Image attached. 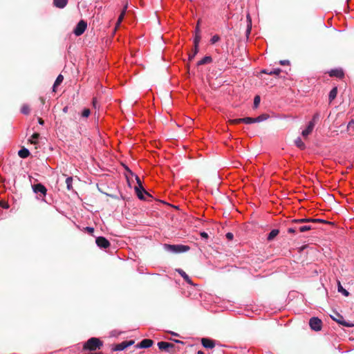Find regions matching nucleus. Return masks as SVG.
Returning a JSON list of instances; mask_svg holds the SVG:
<instances>
[{
  "label": "nucleus",
  "mask_w": 354,
  "mask_h": 354,
  "mask_svg": "<svg viewBox=\"0 0 354 354\" xmlns=\"http://www.w3.org/2000/svg\"><path fill=\"white\" fill-rule=\"evenodd\" d=\"M279 233V230L277 229L272 230L268 235L267 239L270 241L273 240Z\"/></svg>",
  "instance_id": "6ab92c4d"
},
{
  "label": "nucleus",
  "mask_w": 354,
  "mask_h": 354,
  "mask_svg": "<svg viewBox=\"0 0 354 354\" xmlns=\"http://www.w3.org/2000/svg\"><path fill=\"white\" fill-rule=\"evenodd\" d=\"M201 343L203 346L206 348H212L215 346L214 340L208 338H203Z\"/></svg>",
  "instance_id": "9b49d317"
},
{
  "label": "nucleus",
  "mask_w": 354,
  "mask_h": 354,
  "mask_svg": "<svg viewBox=\"0 0 354 354\" xmlns=\"http://www.w3.org/2000/svg\"><path fill=\"white\" fill-rule=\"evenodd\" d=\"M279 63H280V64H281V65L284 66V65H288V64H289V63H290V62H289V61H288V60H281V61L279 62Z\"/></svg>",
  "instance_id": "a18cd8bd"
},
{
  "label": "nucleus",
  "mask_w": 354,
  "mask_h": 354,
  "mask_svg": "<svg viewBox=\"0 0 354 354\" xmlns=\"http://www.w3.org/2000/svg\"><path fill=\"white\" fill-rule=\"evenodd\" d=\"M41 201H46L45 199L44 198H41Z\"/></svg>",
  "instance_id": "bf43d9fd"
},
{
  "label": "nucleus",
  "mask_w": 354,
  "mask_h": 354,
  "mask_svg": "<svg viewBox=\"0 0 354 354\" xmlns=\"http://www.w3.org/2000/svg\"><path fill=\"white\" fill-rule=\"evenodd\" d=\"M32 188L33 192L35 194H39L40 196H41L43 197L46 196V193H47V189L41 183H37V184L32 185Z\"/></svg>",
  "instance_id": "39448f33"
},
{
  "label": "nucleus",
  "mask_w": 354,
  "mask_h": 354,
  "mask_svg": "<svg viewBox=\"0 0 354 354\" xmlns=\"http://www.w3.org/2000/svg\"><path fill=\"white\" fill-rule=\"evenodd\" d=\"M84 230L91 234L94 232V228L92 227H86Z\"/></svg>",
  "instance_id": "c03bdc74"
},
{
  "label": "nucleus",
  "mask_w": 354,
  "mask_h": 354,
  "mask_svg": "<svg viewBox=\"0 0 354 354\" xmlns=\"http://www.w3.org/2000/svg\"><path fill=\"white\" fill-rule=\"evenodd\" d=\"M319 114L318 113H317L314 114L312 120L309 122H313L314 124V125L315 126V124H316L317 121L319 120Z\"/></svg>",
  "instance_id": "c9c22d12"
},
{
  "label": "nucleus",
  "mask_w": 354,
  "mask_h": 354,
  "mask_svg": "<svg viewBox=\"0 0 354 354\" xmlns=\"http://www.w3.org/2000/svg\"><path fill=\"white\" fill-rule=\"evenodd\" d=\"M312 229V226L310 225H305L298 227V230L301 232H304Z\"/></svg>",
  "instance_id": "7c9ffc66"
},
{
  "label": "nucleus",
  "mask_w": 354,
  "mask_h": 354,
  "mask_svg": "<svg viewBox=\"0 0 354 354\" xmlns=\"http://www.w3.org/2000/svg\"><path fill=\"white\" fill-rule=\"evenodd\" d=\"M268 115L267 114H261L259 116L255 118L256 122H263L268 118Z\"/></svg>",
  "instance_id": "c85d7f7f"
},
{
  "label": "nucleus",
  "mask_w": 354,
  "mask_h": 354,
  "mask_svg": "<svg viewBox=\"0 0 354 354\" xmlns=\"http://www.w3.org/2000/svg\"><path fill=\"white\" fill-rule=\"evenodd\" d=\"M337 315L340 317V319H337L336 318H335L332 316H331V317L333 320H335V322H337V323L340 324L341 325H342L344 326L350 327V326H353V324H350L348 322H346V321H344L343 317L342 316H340L339 314Z\"/></svg>",
  "instance_id": "aec40b11"
},
{
  "label": "nucleus",
  "mask_w": 354,
  "mask_h": 354,
  "mask_svg": "<svg viewBox=\"0 0 354 354\" xmlns=\"http://www.w3.org/2000/svg\"><path fill=\"white\" fill-rule=\"evenodd\" d=\"M174 345L167 342H159L158 343V347L160 350L168 351L169 348H174Z\"/></svg>",
  "instance_id": "f8f14e48"
},
{
  "label": "nucleus",
  "mask_w": 354,
  "mask_h": 354,
  "mask_svg": "<svg viewBox=\"0 0 354 354\" xmlns=\"http://www.w3.org/2000/svg\"><path fill=\"white\" fill-rule=\"evenodd\" d=\"M315 125L313 122H308L307 127L302 131L301 135L304 137H307L313 130Z\"/></svg>",
  "instance_id": "ddd939ff"
},
{
  "label": "nucleus",
  "mask_w": 354,
  "mask_h": 354,
  "mask_svg": "<svg viewBox=\"0 0 354 354\" xmlns=\"http://www.w3.org/2000/svg\"><path fill=\"white\" fill-rule=\"evenodd\" d=\"M18 155L21 158H26L30 156V151L26 148H22L18 151Z\"/></svg>",
  "instance_id": "a211bd4d"
},
{
  "label": "nucleus",
  "mask_w": 354,
  "mask_h": 354,
  "mask_svg": "<svg viewBox=\"0 0 354 354\" xmlns=\"http://www.w3.org/2000/svg\"><path fill=\"white\" fill-rule=\"evenodd\" d=\"M196 34H200V28L198 27V25L196 28Z\"/></svg>",
  "instance_id": "603ef678"
},
{
  "label": "nucleus",
  "mask_w": 354,
  "mask_h": 354,
  "mask_svg": "<svg viewBox=\"0 0 354 354\" xmlns=\"http://www.w3.org/2000/svg\"><path fill=\"white\" fill-rule=\"evenodd\" d=\"M197 354H204V352H203V351H198L197 352Z\"/></svg>",
  "instance_id": "5fc2aeb1"
},
{
  "label": "nucleus",
  "mask_w": 354,
  "mask_h": 354,
  "mask_svg": "<svg viewBox=\"0 0 354 354\" xmlns=\"http://www.w3.org/2000/svg\"><path fill=\"white\" fill-rule=\"evenodd\" d=\"M260 101H261L260 97L259 95H256L254 99V106L255 108H257L259 105Z\"/></svg>",
  "instance_id": "e433bc0d"
},
{
  "label": "nucleus",
  "mask_w": 354,
  "mask_h": 354,
  "mask_svg": "<svg viewBox=\"0 0 354 354\" xmlns=\"http://www.w3.org/2000/svg\"><path fill=\"white\" fill-rule=\"evenodd\" d=\"M102 344V342L98 338L91 337L84 344V349L95 351L97 348H100Z\"/></svg>",
  "instance_id": "f03ea898"
},
{
  "label": "nucleus",
  "mask_w": 354,
  "mask_h": 354,
  "mask_svg": "<svg viewBox=\"0 0 354 354\" xmlns=\"http://www.w3.org/2000/svg\"><path fill=\"white\" fill-rule=\"evenodd\" d=\"M328 74L330 77H336L340 79L344 75V71L342 68L332 69L328 72Z\"/></svg>",
  "instance_id": "1a4fd4ad"
},
{
  "label": "nucleus",
  "mask_w": 354,
  "mask_h": 354,
  "mask_svg": "<svg viewBox=\"0 0 354 354\" xmlns=\"http://www.w3.org/2000/svg\"><path fill=\"white\" fill-rule=\"evenodd\" d=\"M243 122L245 124H252L255 123V118H251V117H246L242 118Z\"/></svg>",
  "instance_id": "cd10ccee"
},
{
  "label": "nucleus",
  "mask_w": 354,
  "mask_h": 354,
  "mask_svg": "<svg viewBox=\"0 0 354 354\" xmlns=\"http://www.w3.org/2000/svg\"><path fill=\"white\" fill-rule=\"evenodd\" d=\"M163 248L167 252L175 254L186 252L190 249L189 246L181 244L170 245L165 243L163 245Z\"/></svg>",
  "instance_id": "f257e3e1"
},
{
  "label": "nucleus",
  "mask_w": 354,
  "mask_h": 354,
  "mask_svg": "<svg viewBox=\"0 0 354 354\" xmlns=\"http://www.w3.org/2000/svg\"><path fill=\"white\" fill-rule=\"evenodd\" d=\"M178 273L180 274V276L186 281L190 285H194L192 281V279L189 278V277L186 274L185 272H184L183 270L179 269L178 270Z\"/></svg>",
  "instance_id": "f3484780"
},
{
  "label": "nucleus",
  "mask_w": 354,
  "mask_h": 354,
  "mask_svg": "<svg viewBox=\"0 0 354 354\" xmlns=\"http://www.w3.org/2000/svg\"><path fill=\"white\" fill-rule=\"evenodd\" d=\"M97 103V102L96 99H95V98H93V106H94V107H96Z\"/></svg>",
  "instance_id": "3c124183"
},
{
  "label": "nucleus",
  "mask_w": 354,
  "mask_h": 354,
  "mask_svg": "<svg viewBox=\"0 0 354 354\" xmlns=\"http://www.w3.org/2000/svg\"><path fill=\"white\" fill-rule=\"evenodd\" d=\"M64 111H65V112L66 111V108L64 109Z\"/></svg>",
  "instance_id": "13d9d810"
},
{
  "label": "nucleus",
  "mask_w": 354,
  "mask_h": 354,
  "mask_svg": "<svg viewBox=\"0 0 354 354\" xmlns=\"http://www.w3.org/2000/svg\"><path fill=\"white\" fill-rule=\"evenodd\" d=\"M212 62V58L211 56H205L203 59L197 62V66H201L207 64H210Z\"/></svg>",
  "instance_id": "2eb2a0df"
},
{
  "label": "nucleus",
  "mask_w": 354,
  "mask_h": 354,
  "mask_svg": "<svg viewBox=\"0 0 354 354\" xmlns=\"http://www.w3.org/2000/svg\"><path fill=\"white\" fill-rule=\"evenodd\" d=\"M201 37L200 34H196L195 37L194 39V47L198 48L199 42L201 41Z\"/></svg>",
  "instance_id": "c756f323"
},
{
  "label": "nucleus",
  "mask_w": 354,
  "mask_h": 354,
  "mask_svg": "<svg viewBox=\"0 0 354 354\" xmlns=\"http://www.w3.org/2000/svg\"><path fill=\"white\" fill-rule=\"evenodd\" d=\"M200 235L203 239H207L208 238V234L205 232H201Z\"/></svg>",
  "instance_id": "37998d69"
},
{
  "label": "nucleus",
  "mask_w": 354,
  "mask_h": 354,
  "mask_svg": "<svg viewBox=\"0 0 354 354\" xmlns=\"http://www.w3.org/2000/svg\"><path fill=\"white\" fill-rule=\"evenodd\" d=\"M124 12H125V11L124 10V11L122 12V13L120 15V17H119V18H118V22H119V23L122 20L123 17H124Z\"/></svg>",
  "instance_id": "09e8293b"
},
{
  "label": "nucleus",
  "mask_w": 354,
  "mask_h": 354,
  "mask_svg": "<svg viewBox=\"0 0 354 354\" xmlns=\"http://www.w3.org/2000/svg\"><path fill=\"white\" fill-rule=\"evenodd\" d=\"M298 230V227H289L288 229V232L290 234H294Z\"/></svg>",
  "instance_id": "a19ab883"
},
{
  "label": "nucleus",
  "mask_w": 354,
  "mask_h": 354,
  "mask_svg": "<svg viewBox=\"0 0 354 354\" xmlns=\"http://www.w3.org/2000/svg\"><path fill=\"white\" fill-rule=\"evenodd\" d=\"M175 342H176V343H181V344H183V342H181V341H180V340H175Z\"/></svg>",
  "instance_id": "6e6d98bb"
},
{
  "label": "nucleus",
  "mask_w": 354,
  "mask_h": 354,
  "mask_svg": "<svg viewBox=\"0 0 354 354\" xmlns=\"http://www.w3.org/2000/svg\"><path fill=\"white\" fill-rule=\"evenodd\" d=\"M198 53V48H196L194 47L193 53L189 54V57H188L189 60V61L192 60L194 58V57L197 55Z\"/></svg>",
  "instance_id": "72a5a7b5"
},
{
  "label": "nucleus",
  "mask_w": 354,
  "mask_h": 354,
  "mask_svg": "<svg viewBox=\"0 0 354 354\" xmlns=\"http://www.w3.org/2000/svg\"><path fill=\"white\" fill-rule=\"evenodd\" d=\"M172 335H175V336H178V335L177 333H172Z\"/></svg>",
  "instance_id": "4d7b16f0"
},
{
  "label": "nucleus",
  "mask_w": 354,
  "mask_h": 354,
  "mask_svg": "<svg viewBox=\"0 0 354 354\" xmlns=\"http://www.w3.org/2000/svg\"><path fill=\"white\" fill-rule=\"evenodd\" d=\"M91 113V111L88 109H84L82 113V115L84 118H88Z\"/></svg>",
  "instance_id": "ea45409f"
},
{
  "label": "nucleus",
  "mask_w": 354,
  "mask_h": 354,
  "mask_svg": "<svg viewBox=\"0 0 354 354\" xmlns=\"http://www.w3.org/2000/svg\"><path fill=\"white\" fill-rule=\"evenodd\" d=\"M134 343V341L130 340V341H124L118 344H117L115 348H113L114 351H121L127 348V347L130 346Z\"/></svg>",
  "instance_id": "6e6552de"
},
{
  "label": "nucleus",
  "mask_w": 354,
  "mask_h": 354,
  "mask_svg": "<svg viewBox=\"0 0 354 354\" xmlns=\"http://www.w3.org/2000/svg\"><path fill=\"white\" fill-rule=\"evenodd\" d=\"M40 135L39 133H33L31 137L29 138V142H30L32 144H37V140L39 138Z\"/></svg>",
  "instance_id": "b1692460"
},
{
  "label": "nucleus",
  "mask_w": 354,
  "mask_h": 354,
  "mask_svg": "<svg viewBox=\"0 0 354 354\" xmlns=\"http://www.w3.org/2000/svg\"><path fill=\"white\" fill-rule=\"evenodd\" d=\"M230 122L232 124H239V123H242L243 120H242V118H236V119L230 120Z\"/></svg>",
  "instance_id": "4c0bfd02"
},
{
  "label": "nucleus",
  "mask_w": 354,
  "mask_h": 354,
  "mask_svg": "<svg viewBox=\"0 0 354 354\" xmlns=\"http://www.w3.org/2000/svg\"><path fill=\"white\" fill-rule=\"evenodd\" d=\"M1 206L5 209H8L9 207V205L6 203L2 204Z\"/></svg>",
  "instance_id": "864d4df0"
},
{
  "label": "nucleus",
  "mask_w": 354,
  "mask_h": 354,
  "mask_svg": "<svg viewBox=\"0 0 354 354\" xmlns=\"http://www.w3.org/2000/svg\"><path fill=\"white\" fill-rule=\"evenodd\" d=\"M225 236L226 238L228 239V240H232L233 239V237H234V235L232 232H227L226 234H225Z\"/></svg>",
  "instance_id": "79ce46f5"
},
{
  "label": "nucleus",
  "mask_w": 354,
  "mask_h": 354,
  "mask_svg": "<svg viewBox=\"0 0 354 354\" xmlns=\"http://www.w3.org/2000/svg\"><path fill=\"white\" fill-rule=\"evenodd\" d=\"M347 129L348 130H354V120L352 119L349 121V122L347 124Z\"/></svg>",
  "instance_id": "58836bf2"
},
{
  "label": "nucleus",
  "mask_w": 354,
  "mask_h": 354,
  "mask_svg": "<svg viewBox=\"0 0 354 354\" xmlns=\"http://www.w3.org/2000/svg\"><path fill=\"white\" fill-rule=\"evenodd\" d=\"M313 223H325V221L321 218H315Z\"/></svg>",
  "instance_id": "49530a36"
},
{
  "label": "nucleus",
  "mask_w": 354,
  "mask_h": 354,
  "mask_svg": "<svg viewBox=\"0 0 354 354\" xmlns=\"http://www.w3.org/2000/svg\"><path fill=\"white\" fill-rule=\"evenodd\" d=\"M86 27H87L86 22L84 21V20H81L77 23V24L75 27V28L73 30V33L76 36H80L84 32V31L86 29Z\"/></svg>",
  "instance_id": "20e7f679"
},
{
  "label": "nucleus",
  "mask_w": 354,
  "mask_h": 354,
  "mask_svg": "<svg viewBox=\"0 0 354 354\" xmlns=\"http://www.w3.org/2000/svg\"><path fill=\"white\" fill-rule=\"evenodd\" d=\"M97 245L100 248L106 249L110 246V242L104 236H98L95 239Z\"/></svg>",
  "instance_id": "0eeeda50"
},
{
  "label": "nucleus",
  "mask_w": 354,
  "mask_h": 354,
  "mask_svg": "<svg viewBox=\"0 0 354 354\" xmlns=\"http://www.w3.org/2000/svg\"><path fill=\"white\" fill-rule=\"evenodd\" d=\"M119 335V333H117L115 330H113L111 332V336L116 337Z\"/></svg>",
  "instance_id": "de8ad7c7"
},
{
  "label": "nucleus",
  "mask_w": 354,
  "mask_h": 354,
  "mask_svg": "<svg viewBox=\"0 0 354 354\" xmlns=\"http://www.w3.org/2000/svg\"><path fill=\"white\" fill-rule=\"evenodd\" d=\"M220 39L221 38L218 35H215L211 38L210 43L212 44H214L215 43L218 42L220 40Z\"/></svg>",
  "instance_id": "f704fd0d"
},
{
  "label": "nucleus",
  "mask_w": 354,
  "mask_h": 354,
  "mask_svg": "<svg viewBox=\"0 0 354 354\" xmlns=\"http://www.w3.org/2000/svg\"><path fill=\"white\" fill-rule=\"evenodd\" d=\"M295 145L299 147V149H305L306 147V145L304 144V142L302 141V140L301 139V138L298 137L295 140Z\"/></svg>",
  "instance_id": "5701e85b"
},
{
  "label": "nucleus",
  "mask_w": 354,
  "mask_h": 354,
  "mask_svg": "<svg viewBox=\"0 0 354 354\" xmlns=\"http://www.w3.org/2000/svg\"><path fill=\"white\" fill-rule=\"evenodd\" d=\"M315 218H301V219H295L293 220V222L294 223H313V220Z\"/></svg>",
  "instance_id": "393cba45"
},
{
  "label": "nucleus",
  "mask_w": 354,
  "mask_h": 354,
  "mask_svg": "<svg viewBox=\"0 0 354 354\" xmlns=\"http://www.w3.org/2000/svg\"><path fill=\"white\" fill-rule=\"evenodd\" d=\"M63 80H64V77L62 75H59L57 76V77L56 78V80L54 82V84L53 86V91H55V88L63 82Z\"/></svg>",
  "instance_id": "4be33fe9"
},
{
  "label": "nucleus",
  "mask_w": 354,
  "mask_h": 354,
  "mask_svg": "<svg viewBox=\"0 0 354 354\" xmlns=\"http://www.w3.org/2000/svg\"><path fill=\"white\" fill-rule=\"evenodd\" d=\"M247 21H248V27H247V30H246V35H249L250 33V31H251V28H252V21H251V18H250V15L248 14L247 15Z\"/></svg>",
  "instance_id": "bb28decb"
},
{
  "label": "nucleus",
  "mask_w": 354,
  "mask_h": 354,
  "mask_svg": "<svg viewBox=\"0 0 354 354\" xmlns=\"http://www.w3.org/2000/svg\"><path fill=\"white\" fill-rule=\"evenodd\" d=\"M136 181H137V183L138 185V187H135V191L136 192V194H137L138 197L140 200H144L145 197L143 196V193L147 194V192H146V190L142 187V183H141V180H140V179L139 178L138 176H136Z\"/></svg>",
  "instance_id": "423d86ee"
},
{
  "label": "nucleus",
  "mask_w": 354,
  "mask_h": 354,
  "mask_svg": "<svg viewBox=\"0 0 354 354\" xmlns=\"http://www.w3.org/2000/svg\"><path fill=\"white\" fill-rule=\"evenodd\" d=\"M68 0H53V5L57 8L62 9L65 8Z\"/></svg>",
  "instance_id": "4468645a"
},
{
  "label": "nucleus",
  "mask_w": 354,
  "mask_h": 354,
  "mask_svg": "<svg viewBox=\"0 0 354 354\" xmlns=\"http://www.w3.org/2000/svg\"><path fill=\"white\" fill-rule=\"evenodd\" d=\"M72 183H73V178L72 177H68L66 179V187H67V189L68 190H71L72 189V188H73Z\"/></svg>",
  "instance_id": "2f4dec72"
},
{
  "label": "nucleus",
  "mask_w": 354,
  "mask_h": 354,
  "mask_svg": "<svg viewBox=\"0 0 354 354\" xmlns=\"http://www.w3.org/2000/svg\"><path fill=\"white\" fill-rule=\"evenodd\" d=\"M338 292H341L342 295H344L346 297H348L349 295L348 291H347L346 289H344L342 286V285H341L339 281L338 282Z\"/></svg>",
  "instance_id": "a878e982"
},
{
  "label": "nucleus",
  "mask_w": 354,
  "mask_h": 354,
  "mask_svg": "<svg viewBox=\"0 0 354 354\" xmlns=\"http://www.w3.org/2000/svg\"><path fill=\"white\" fill-rule=\"evenodd\" d=\"M337 87L333 88L328 95V100H329L330 102H331L333 100L335 99V97H337Z\"/></svg>",
  "instance_id": "412c9836"
},
{
  "label": "nucleus",
  "mask_w": 354,
  "mask_h": 354,
  "mask_svg": "<svg viewBox=\"0 0 354 354\" xmlns=\"http://www.w3.org/2000/svg\"><path fill=\"white\" fill-rule=\"evenodd\" d=\"M38 122L39 124L43 125L44 123V121L41 118L38 119Z\"/></svg>",
  "instance_id": "8fccbe9b"
},
{
  "label": "nucleus",
  "mask_w": 354,
  "mask_h": 354,
  "mask_svg": "<svg viewBox=\"0 0 354 354\" xmlns=\"http://www.w3.org/2000/svg\"><path fill=\"white\" fill-rule=\"evenodd\" d=\"M309 326L313 330L319 331L322 330V322L318 317H313L309 320Z\"/></svg>",
  "instance_id": "7ed1b4c3"
},
{
  "label": "nucleus",
  "mask_w": 354,
  "mask_h": 354,
  "mask_svg": "<svg viewBox=\"0 0 354 354\" xmlns=\"http://www.w3.org/2000/svg\"><path fill=\"white\" fill-rule=\"evenodd\" d=\"M152 345L153 341L151 339H144L139 343L138 347L141 348H147L151 347Z\"/></svg>",
  "instance_id": "9d476101"
},
{
  "label": "nucleus",
  "mask_w": 354,
  "mask_h": 354,
  "mask_svg": "<svg viewBox=\"0 0 354 354\" xmlns=\"http://www.w3.org/2000/svg\"><path fill=\"white\" fill-rule=\"evenodd\" d=\"M281 72V70L280 68H274L272 70H268V69H263L261 73L268 74V75H279Z\"/></svg>",
  "instance_id": "dca6fc26"
},
{
  "label": "nucleus",
  "mask_w": 354,
  "mask_h": 354,
  "mask_svg": "<svg viewBox=\"0 0 354 354\" xmlns=\"http://www.w3.org/2000/svg\"><path fill=\"white\" fill-rule=\"evenodd\" d=\"M21 112L23 114L27 115L30 112V108L28 105H24L21 109Z\"/></svg>",
  "instance_id": "473e14b6"
}]
</instances>
